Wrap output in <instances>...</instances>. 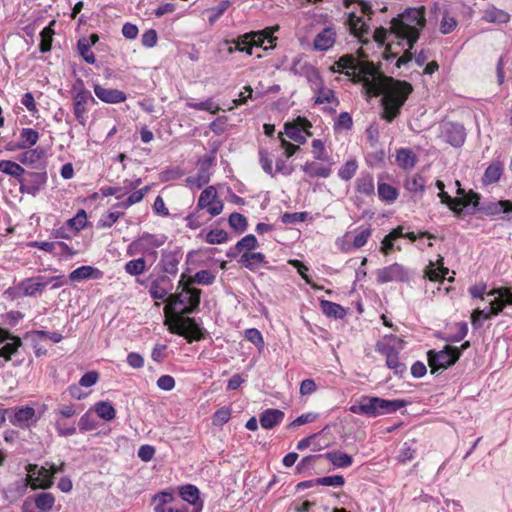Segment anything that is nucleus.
I'll use <instances>...</instances> for the list:
<instances>
[{"mask_svg":"<svg viewBox=\"0 0 512 512\" xmlns=\"http://www.w3.org/2000/svg\"><path fill=\"white\" fill-rule=\"evenodd\" d=\"M256 237L253 234H249L243 237L237 242L234 248L228 253L229 257L239 256L238 262L250 269L255 271L256 269Z\"/></svg>","mask_w":512,"mask_h":512,"instance_id":"nucleus-7","label":"nucleus"},{"mask_svg":"<svg viewBox=\"0 0 512 512\" xmlns=\"http://www.w3.org/2000/svg\"><path fill=\"white\" fill-rule=\"evenodd\" d=\"M330 70L345 74L355 83H361L369 94L382 95L381 117L387 122H392L400 115L402 106L413 91L409 82L386 77L380 74L373 65L361 63L352 54L341 56L333 63Z\"/></svg>","mask_w":512,"mask_h":512,"instance_id":"nucleus-1","label":"nucleus"},{"mask_svg":"<svg viewBox=\"0 0 512 512\" xmlns=\"http://www.w3.org/2000/svg\"><path fill=\"white\" fill-rule=\"evenodd\" d=\"M291 72L294 75L304 77L312 88L314 85H320L322 77L318 69L311 63L302 59H296L291 66Z\"/></svg>","mask_w":512,"mask_h":512,"instance_id":"nucleus-17","label":"nucleus"},{"mask_svg":"<svg viewBox=\"0 0 512 512\" xmlns=\"http://www.w3.org/2000/svg\"><path fill=\"white\" fill-rule=\"evenodd\" d=\"M489 307L474 312L483 320L497 316L505 308L512 307V292L507 288L494 289L487 294Z\"/></svg>","mask_w":512,"mask_h":512,"instance_id":"nucleus-6","label":"nucleus"},{"mask_svg":"<svg viewBox=\"0 0 512 512\" xmlns=\"http://www.w3.org/2000/svg\"><path fill=\"white\" fill-rule=\"evenodd\" d=\"M229 226L237 232H244L247 228V219L244 215L233 212L228 218Z\"/></svg>","mask_w":512,"mask_h":512,"instance_id":"nucleus-58","label":"nucleus"},{"mask_svg":"<svg viewBox=\"0 0 512 512\" xmlns=\"http://www.w3.org/2000/svg\"><path fill=\"white\" fill-rule=\"evenodd\" d=\"M371 235H372V229L370 226L359 227L358 229H356L355 235L352 239L353 248L359 249V248L363 247L367 243V241L371 237Z\"/></svg>","mask_w":512,"mask_h":512,"instance_id":"nucleus-51","label":"nucleus"},{"mask_svg":"<svg viewBox=\"0 0 512 512\" xmlns=\"http://www.w3.org/2000/svg\"><path fill=\"white\" fill-rule=\"evenodd\" d=\"M426 24L425 8H407L404 12L393 18L390 22V34L399 40V44L407 47L401 57L396 61L400 68L413 58L412 48L419 39L420 32Z\"/></svg>","mask_w":512,"mask_h":512,"instance_id":"nucleus-2","label":"nucleus"},{"mask_svg":"<svg viewBox=\"0 0 512 512\" xmlns=\"http://www.w3.org/2000/svg\"><path fill=\"white\" fill-rule=\"evenodd\" d=\"M86 224L87 214L83 209L79 210L73 218L68 219L66 222L67 227L75 230L76 232L83 229L86 226Z\"/></svg>","mask_w":512,"mask_h":512,"instance_id":"nucleus-56","label":"nucleus"},{"mask_svg":"<svg viewBox=\"0 0 512 512\" xmlns=\"http://www.w3.org/2000/svg\"><path fill=\"white\" fill-rule=\"evenodd\" d=\"M457 26V19L447 10H445L439 23L440 32L444 35L450 34L456 29Z\"/></svg>","mask_w":512,"mask_h":512,"instance_id":"nucleus-49","label":"nucleus"},{"mask_svg":"<svg viewBox=\"0 0 512 512\" xmlns=\"http://www.w3.org/2000/svg\"><path fill=\"white\" fill-rule=\"evenodd\" d=\"M186 106L199 111H207L211 114H216L220 110L219 105L215 103L212 98L201 102H195L193 99H189L186 102Z\"/></svg>","mask_w":512,"mask_h":512,"instance_id":"nucleus-42","label":"nucleus"},{"mask_svg":"<svg viewBox=\"0 0 512 512\" xmlns=\"http://www.w3.org/2000/svg\"><path fill=\"white\" fill-rule=\"evenodd\" d=\"M302 170L311 178H327L331 174V168L323 166L317 162H307L302 166Z\"/></svg>","mask_w":512,"mask_h":512,"instance_id":"nucleus-40","label":"nucleus"},{"mask_svg":"<svg viewBox=\"0 0 512 512\" xmlns=\"http://www.w3.org/2000/svg\"><path fill=\"white\" fill-rule=\"evenodd\" d=\"M94 410L97 415L105 420L111 421L116 417V410L110 402L100 401L94 405Z\"/></svg>","mask_w":512,"mask_h":512,"instance_id":"nucleus-45","label":"nucleus"},{"mask_svg":"<svg viewBox=\"0 0 512 512\" xmlns=\"http://www.w3.org/2000/svg\"><path fill=\"white\" fill-rule=\"evenodd\" d=\"M228 240V234L222 229L211 230L206 235V242L209 244H221Z\"/></svg>","mask_w":512,"mask_h":512,"instance_id":"nucleus-64","label":"nucleus"},{"mask_svg":"<svg viewBox=\"0 0 512 512\" xmlns=\"http://www.w3.org/2000/svg\"><path fill=\"white\" fill-rule=\"evenodd\" d=\"M503 173L504 164L500 160L492 161L484 171L482 184L484 186H489L499 182Z\"/></svg>","mask_w":512,"mask_h":512,"instance_id":"nucleus-29","label":"nucleus"},{"mask_svg":"<svg viewBox=\"0 0 512 512\" xmlns=\"http://www.w3.org/2000/svg\"><path fill=\"white\" fill-rule=\"evenodd\" d=\"M182 250L179 247L173 249H164L161 252L159 266L164 273L176 275L178 273V265L182 260Z\"/></svg>","mask_w":512,"mask_h":512,"instance_id":"nucleus-18","label":"nucleus"},{"mask_svg":"<svg viewBox=\"0 0 512 512\" xmlns=\"http://www.w3.org/2000/svg\"><path fill=\"white\" fill-rule=\"evenodd\" d=\"M78 52L85 62L88 64H94L96 62V58L91 51V46L86 41V37L80 38L77 42Z\"/></svg>","mask_w":512,"mask_h":512,"instance_id":"nucleus-55","label":"nucleus"},{"mask_svg":"<svg viewBox=\"0 0 512 512\" xmlns=\"http://www.w3.org/2000/svg\"><path fill=\"white\" fill-rule=\"evenodd\" d=\"M320 308L324 315L329 318L342 319L346 315V310L340 304L328 300L320 301Z\"/></svg>","mask_w":512,"mask_h":512,"instance_id":"nucleus-39","label":"nucleus"},{"mask_svg":"<svg viewBox=\"0 0 512 512\" xmlns=\"http://www.w3.org/2000/svg\"><path fill=\"white\" fill-rule=\"evenodd\" d=\"M279 27H268L263 30H258V48H262L264 51L273 49L276 44L277 37L274 36V32L278 31Z\"/></svg>","mask_w":512,"mask_h":512,"instance_id":"nucleus-35","label":"nucleus"},{"mask_svg":"<svg viewBox=\"0 0 512 512\" xmlns=\"http://www.w3.org/2000/svg\"><path fill=\"white\" fill-rule=\"evenodd\" d=\"M174 501V495L171 492L161 491L155 494L152 498L154 512H188L185 505L175 504Z\"/></svg>","mask_w":512,"mask_h":512,"instance_id":"nucleus-16","label":"nucleus"},{"mask_svg":"<svg viewBox=\"0 0 512 512\" xmlns=\"http://www.w3.org/2000/svg\"><path fill=\"white\" fill-rule=\"evenodd\" d=\"M224 208L223 202L218 198L217 191L213 186L204 189L197 202V209L206 210L211 216L219 215Z\"/></svg>","mask_w":512,"mask_h":512,"instance_id":"nucleus-15","label":"nucleus"},{"mask_svg":"<svg viewBox=\"0 0 512 512\" xmlns=\"http://www.w3.org/2000/svg\"><path fill=\"white\" fill-rule=\"evenodd\" d=\"M358 168L356 160H349L338 170V176L344 181H349L355 175Z\"/></svg>","mask_w":512,"mask_h":512,"instance_id":"nucleus-59","label":"nucleus"},{"mask_svg":"<svg viewBox=\"0 0 512 512\" xmlns=\"http://www.w3.org/2000/svg\"><path fill=\"white\" fill-rule=\"evenodd\" d=\"M337 31L334 25L325 26L314 37L313 48L324 52L331 49L336 43Z\"/></svg>","mask_w":512,"mask_h":512,"instance_id":"nucleus-21","label":"nucleus"},{"mask_svg":"<svg viewBox=\"0 0 512 512\" xmlns=\"http://www.w3.org/2000/svg\"><path fill=\"white\" fill-rule=\"evenodd\" d=\"M285 134L298 144H304L306 142L304 131L298 125L291 123L285 124Z\"/></svg>","mask_w":512,"mask_h":512,"instance_id":"nucleus-52","label":"nucleus"},{"mask_svg":"<svg viewBox=\"0 0 512 512\" xmlns=\"http://www.w3.org/2000/svg\"><path fill=\"white\" fill-rule=\"evenodd\" d=\"M329 426L326 425L320 432L314 433L309 435L308 437H305L298 441L296 448L297 450L303 451L306 448H308L310 445H313L314 451H319L322 449V445L315 442V439H317L319 436H321L326 430H328Z\"/></svg>","mask_w":512,"mask_h":512,"instance_id":"nucleus-46","label":"nucleus"},{"mask_svg":"<svg viewBox=\"0 0 512 512\" xmlns=\"http://www.w3.org/2000/svg\"><path fill=\"white\" fill-rule=\"evenodd\" d=\"M336 468H347L353 464V458L342 451H328L322 455Z\"/></svg>","mask_w":512,"mask_h":512,"instance_id":"nucleus-36","label":"nucleus"},{"mask_svg":"<svg viewBox=\"0 0 512 512\" xmlns=\"http://www.w3.org/2000/svg\"><path fill=\"white\" fill-rule=\"evenodd\" d=\"M103 272L92 266H80L69 274L71 281H82L85 279H101Z\"/></svg>","mask_w":512,"mask_h":512,"instance_id":"nucleus-33","label":"nucleus"},{"mask_svg":"<svg viewBox=\"0 0 512 512\" xmlns=\"http://www.w3.org/2000/svg\"><path fill=\"white\" fill-rule=\"evenodd\" d=\"M440 137L452 147L460 148L464 145L467 137L465 127L456 122H444L441 125Z\"/></svg>","mask_w":512,"mask_h":512,"instance_id":"nucleus-13","label":"nucleus"},{"mask_svg":"<svg viewBox=\"0 0 512 512\" xmlns=\"http://www.w3.org/2000/svg\"><path fill=\"white\" fill-rule=\"evenodd\" d=\"M166 240L167 236L163 234L154 235L148 232H144L130 243L127 249V254L132 256L136 254L151 253L156 256L157 252L154 249L163 246Z\"/></svg>","mask_w":512,"mask_h":512,"instance_id":"nucleus-9","label":"nucleus"},{"mask_svg":"<svg viewBox=\"0 0 512 512\" xmlns=\"http://www.w3.org/2000/svg\"><path fill=\"white\" fill-rule=\"evenodd\" d=\"M481 211L487 216H497L502 213L512 212V201L510 200H499L485 203Z\"/></svg>","mask_w":512,"mask_h":512,"instance_id":"nucleus-31","label":"nucleus"},{"mask_svg":"<svg viewBox=\"0 0 512 512\" xmlns=\"http://www.w3.org/2000/svg\"><path fill=\"white\" fill-rule=\"evenodd\" d=\"M179 494L182 500L193 506L191 512H201L203 503L199 500V490L196 486L190 484L182 486L179 490Z\"/></svg>","mask_w":512,"mask_h":512,"instance_id":"nucleus-30","label":"nucleus"},{"mask_svg":"<svg viewBox=\"0 0 512 512\" xmlns=\"http://www.w3.org/2000/svg\"><path fill=\"white\" fill-rule=\"evenodd\" d=\"M72 98L74 116L80 125L85 126L87 122L88 107L90 104H96V100L92 96L91 92L84 87L81 80H79L78 84L73 87Z\"/></svg>","mask_w":512,"mask_h":512,"instance_id":"nucleus-8","label":"nucleus"},{"mask_svg":"<svg viewBox=\"0 0 512 512\" xmlns=\"http://www.w3.org/2000/svg\"><path fill=\"white\" fill-rule=\"evenodd\" d=\"M343 6L347 9L346 24L350 32L359 39L368 35L370 31L368 20L374 13L372 4L364 0H344Z\"/></svg>","mask_w":512,"mask_h":512,"instance_id":"nucleus-4","label":"nucleus"},{"mask_svg":"<svg viewBox=\"0 0 512 512\" xmlns=\"http://www.w3.org/2000/svg\"><path fill=\"white\" fill-rule=\"evenodd\" d=\"M26 470L27 482L32 489H47L53 485L54 479L49 468H38L36 464H28Z\"/></svg>","mask_w":512,"mask_h":512,"instance_id":"nucleus-14","label":"nucleus"},{"mask_svg":"<svg viewBox=\"0 0 512 512\" xmlns=\"http://www.w3.org/2000/svg\"><path fill=\"white\" fill-rule=\"evenodd\" d=\"M509 19L510 15L506 11L494 6L485 9L482 14V20L487 23L504 24L507 23Z\"/></svg>","mask_w":512,"mask_h":512,"instance_id":"nucleus-38","label":"nucleus"},{"mask_svg":"<svg viewBox=\"0 0 512 512\" xmlns=\"http://www.w3.org/2000/svg\"><path fill=\"white\" fill-rule=\"evenodd\" d=\"M426 181L420 174H415L405 180L404 187L412 193L424 192Z\"/></svg>","mask_w":512,"mask_h":512,"instance_id":"nucleus-50","label":"nucleus"},{"mask_svg":"<svg viewBox=\"0 0 512 512\" xmlns=\"http://www.w3.org/2000/svg\"><path fill=\"white\" fill-rule=\"evenodd\" d=\"M54 24L55 20H52L50 24L47 27H45L40 33L41 41L39 44V50L42 53H46L51 50L54 35V30L52 29V26Z\"/></svg>","mask_w":512,"mask_h":512,"instance_id":"nucleus-44","label":"nucleus"},{"mask_svg":"<svg viewBox=\"0 0 512 512\" xmlns=\"http://www.w3.org/2000/svg\"><path fill=\"white\" fill-rule=\"evenodd\" d=\"M171 288L172 284L169 277L163 275L151 283L149 293L150 296L155 300H165V298L169 296V291Z\"/></svg>","mask_w":512,"mask_h":512,"instance_id":"nucleus-27","label":"nucleus"},{"mask_svg":"<svg viewBox=\"0 0 512 512\" xmlns=\"http://www.w3.org/2000/svg\"><path fill=\"white\" fill-rule=\"evenodd\" d=\"M229 6L230 2L228 0H222L215 7L211 8L208 12L209 22H216L225 13Z\"/></svg>","mask_w":512,"mask_h":512,"instance_id":"nucleus-62","label":"nucleus"},{"mask_svg":"<svg viewBox=\"0 0 512 512\" xmlns=\"http://www.w3.org/2000/svg\"><path fill=\"white\" fill-rule=\"evenodd\" d=\"M408 403L404 399L389 400L380 397L362 396L357 403L349 407V411L353 414L375 418L395 413L399 409L406 407Z\"/></svg>","mask_w":512,"mask_h":512,"instance_id":"nucleus-3","label":"nucleus"},{"mask_svg":"<svg viewBox=\"0 0 512 512\" xmlns=\"http://www.w3.org/2000/svg\"><path fill=\"white\" fill-rule=\"evenodd\" d=\"M215 281V275L209 270H200L192 278L188 279L187 282L197 283L201 285H211Z\"/></svg>","mask_w":512,"mask_h":512,"instance_id":"nucleus-57","label":"nucleus"},{"mask_svg":"<svg viewBox=\"0 0 512 512\" xmlns=\"http://www.w3.org/2000/svg\"><path fill=\"white\" fill-rule=\"evenodd\" d=\"M95 95L103 102L108 104H117L126 101V94L118 89L105 88L99 84L94 85Z\"/></svg>","mask_w":512,"mask_h":512,"instance_id":"nucleus-25","label":"nucleus"},{"mask_svg":"<svg viewBox=\"0 0 512 512\" xmlns=\"http://www.w3.org/2000/svg\"><path fill=\"white\" fill-rule=\"evenodd\" d=\"M460 355L461 351L453 346H445L440 351L429 350L427 357L431 373L435 374L439 370L450 367L459 359Z\"/></svg>","mask_w":512,"mask_h":512,"instance_id":"nucleus-10","label":"nucleus"},{"mask_svg":"<svg viewBox=\"0 0 512 512\" xmlns=\"http://www.w3.org/2000/svg\"><path fill=\"white\" fill-rule=\"evenodd\" d=\"M255 37L256 31H251L236 39L224 40L219 44L218 50L220 53L226 52L227 54H232L234 51H240L252 55L253 47L256 45Z\"/></svg>","mask_w":512,"mask_h":512,"instance_id":"nucleus-12","label":"nucleus"},{"mask_svg":"<svg viewBox=\"0 0 512 512\" xmlns=\"http://www.w3.org/2000/svg\"><path fill=\"white\" fill-rule=\"evenodd\" d=\"M385 360L386 366L391 369L394 374L401 376L406 372V365L399 360V354L390 355L389 357L385 358Z\"/></svg>","mask_w":512,"mask_h":512,"instance_id":"nucleus-60","label":"nucleus"},{"mask_svg":"<svg viewBox=\"0 0 512 512\" xmlns=\"http://www.w3.org/2000/svg\"><path fill=\"white\" fill-rule=\"evenodd\" d=\"M417 155L410 148H400L396 152V164L404 170H410L417 163Z\"/></svg>","mask_w":512,"mask_h":512,"instance_id":"nucleus-32","label":"nucleus"},{"mask_svg":"<svg viewBox=\"0 0 512 512\" xmlns=\"http://www.w3.org/2000/svg\"><path fill=\"white\" fill-rule=\"evenodd\" d=\"M377 192L380 200L386 203H393L399 195L398 190L387 183H379Z\"/></svg>","mask_w":512,"mask_h":512,"instance_id":"nucleus-43","label":"nucleus"},{"mask_svg":"<svg viewBox=\"0 0 512 512\" xmlns=\"http://www.w3.org/2000/svg\"><path fill=\"white\" fill-rule=\"evenodd\" d=\"M97 421L90 411L83 414L78 422L80 431L87 432L97 428Z\"/></svg>","mask_w":512,"mask_h":512,"instance_id":"nucleus-61","label":"nucleus"},{"mask_svg":"<svg viewBox=\"0 0 512 512\" xmlns=\"http://www.w3.org/2000/svg\"><path fill=\"white\" fill-rule=\"evenodd\" d=\"M44 157L43 148L37 147L23 152L19 156V161L24 165H32L39 162Z\"/></svg>","mask_w":512,"mask_h":512,"instance_id":"nucleus-48","label":"nucleus"},{"mask_svg":"<svg viewBox=\"0 0 512 512\" xmlns=\"http://www.w3.org/2000/svg\"><path fill=\"white\" fill-rule=\"evenodd\" d=\"M311 89L315 93V104L338 103L335 92L324 86L323 79L320 81V85H314Z\"/></svg>","mask_w":512,"mask_h":512,"instance_id":"nucleus-37","label":"nucleus"},{"mask_svg":"<svg viewBox=\"0 0 512 512\" xmlns=\"http://www.w3.org/2000/svg\"><path fill=\"white\" fill-rule=\"evenodd\" d=\"M377 282L385 284L388 282H403L407 279V272L405 268L398 263H393L384 268L378 269L376 272Z\"/></svg>","mask_w":512,"mask_h":512,"instance_id":"nucleus-20","label":"nucleus"},{"mask_svg":"<svg viewBox=\"0 0 512 512\" xmlns=\"http://www.w3.org/2000/svg\"><path fill=\"white\" fill-rule=\"evenodd\" d=\"M10 340L12 341L11 343H6L0 348V357L5 358L6 361H9L12 355L15 354L22 345L21 339L17 336H13Z\"/></svg>","mask_w":512,"mask_h":512,"instance_id":"nucleus-53","label":"nucleus"},{"mask_svg":"<svg viewBox=\"0 0 512 512\" xmlns=\"http://www.w3.org/2000/svg\"><path fill=\"white\" fill-rule=\"evenodd\" d=\"M61 279L62 276H52L49 278L39 276L23 281L21 287L25 296H35L37 293H41L51 282Z\"/></svg>","mask_w":512,"mask_h":512,"instance_id":"nucleus-24","label":"nucleus"},{"mask_svg":"<svg viewBox=\"0 0 512 512\" xmlns=\"http://www.w3.org/2000/svg\"><path fill=\"white\" fill-rule=\"evenodd\" d=\"M124 269L129 275L138 276L145 271L146 261L144 258L130 260L125 264Z\"/></svg>","mask_w":512,"mask_h":512,"instance_id":"nucleus-54","label":"nucleus"},{"mask_svg":"<svg viewBox=\"0 0 512 512\" xmlns=\"http://www.w3.org/2000/svg\"><path fill=\"white\" fill-rule=\"evenodd\" d=\"M355 190L364 196H372L375 193L373 176L368 172H362L355 181Z\"/></svg>","mask_w":512,"mask_h":512,"instance_id":"nucleus-34","label":"nucleus"},{"mask_svg":"<svg viewBox=\"0 0 512 512\" xmlns=\"http://www.w3.org/2000/svg\"><path fill=\"white\" fill-rule=\"evenodd\" d=\"M318 485L329 487H342L345 484V479L342 475H331L316 478Z\"/></svg>","mask_w":512,"mask_h":512,"instance_id":"nucleus-63","label":"nucleus"},{"mask_svg":"<svg viewBox=\"0 0 512 512\" xmlns=\"http://www.w3.org/2000/svg\"><path fill=\"white\" fill-rule=\"evenodd\" d=\"M35 506L41 511L51 510L55 504V497L52 493L42 492L35 496Z\"/></svg>","mask_w":512,"mask_h":512,"instance_id":"nucleus-47","label":"nucleus"},{"mask_svg":"<svg viewBox=\"0 0 512 512\" xmlns=\"http://www.w3.org/2000/svg\"><path fill=\"white\" fill-rule=\"evenodd\" d=\"M11 410L8 419L14 426L25 429L37 421L35 409L32 407L26 406Z\"/></svg>","mask_w":512,"mask_h":512,"instance_id":"nucleus-22","label":"nucleus"},{"mask_svg":"<svg viewBox=\"0 0 512 512\" xmlns=\"http://www.w3.org/2000/svg\"><path fill=\"white\" fill-rule=\"evenodd\" d=\"M0 171L4 174L12 176L16 178L20 183V191L26 192L28 194L35 195L38 191V188L34 186H26L21 179L22 175L25 173L24 168L18 163L10 160H0Z\"/></svg>","mask_w":512,"mask_h":512,"instance_id":"nucleus-19","label":"nucleus"},{"mask_svg":"<svg viewBox=\"0 0 512 512\" xmlns=\"http://www.w3.org/2000/svg\"><path fill=\"white\" fill-rule=\"evenodd\" d=\"M200 297L201 290L191 287V284L185 280V275L182 274L178 282L177 292L170 294L166 299L165 312L167 313L169 309L176 311L177 306H182L180 310L182 315L195 313L199 309Z\"/></svg>","mask_w":512,"mask_h":512,"instance_id":"nucleus-5","label":"nucleus"},{"mask_svg":"<svg viewBox=\"0 0 512 512\" xmlns=\"http://www.w3.org/2000/svg\"><path fill=\"white\" fill-rule=\"evenodd\" d=\"M39 140V133L32 128H23L20 132L17 148L27 149L34 146Z\"/></svg>","mask_w":512,"mask_h":512,"instance_id":"nucleus-41","label":"nucleus"},{"mask_svg":"<svg viewBox=\"0 0 512 512\" xmlns=\"http://www.w3.org/2000/svg\"><path fill=\"white\" fill-rule=\"evenodd\" d=\"M171 333L184 336L188 342L199 341L203 338L202 329L193 318L177 316L175 322L169 327Z\"/></svg>","mask_w":512,"mask_h":512,"instance_id":"nucleus-11","label":"nucleus"},{"mask_svg":"<svg viewBox=\"0 0 512 512\" xmlns=\"http://www.w3.org/2000/svg\"><path fill=\"white\" fill-rule=\"evenodd\" d=\"M403 347V341L398 336L390 334L377 341L375 350L387 358L390 355L399 354Z\"/></svg>","mask_w":512,"mask_h":512,"instance_id":"nucleus-23","label":"nucleus"},{"mask_svg":"<svg viewBox=\"0 0 512 512\" xmlns=\"http://www.w3.org/2000/svg\"><path fill=\"white\" fill-rule=\"evenodd\" d=\"M449 273V269L444 267V259L439 255L436 264L433 261H430L427 267L425 268V276L430 281H440L446 279V275Z\"/></svg>","mask_w":512,"mask_h":512,"instance_id":"nucleus-28","label":"nucleus"},{"mask_svg":"<svg viewBox=\"0 0 512 512\" xmlns=\"http://www.w3.org/2000/svg\"><path fill=\"white\" fill-rule=\"evenodd\" d=\"M285 413L276 408H267L262 411L259 422L262 428L270 430L281 424L284 420Z\"/></svg>","mask_w":512,"mask_h":512,"instance_id":"nucleus-26","label":"nucleus"}]
</instances>
